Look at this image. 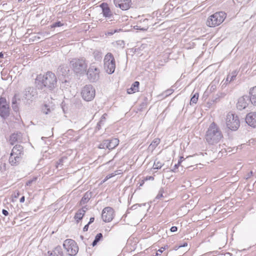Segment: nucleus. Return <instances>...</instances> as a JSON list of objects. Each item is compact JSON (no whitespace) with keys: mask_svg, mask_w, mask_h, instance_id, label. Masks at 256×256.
Listing matches in <instances>:
<instances>
[{"mask_svg":"<svg viewBox=\"0 0 256 256\" xmlns=\"http://www.w3.org/2000/svg\"><path fill=\"white\" fill-rule=\"evenodd\" d=\"M223 138L222 133L219 127L214 122H212L205 135L206 142L209 144L214 145L218 143Z\"/></svg>","mask_w":256,"mask_h":256,"instance_id":"f257e3e1","label":"nucleus"},{"mask_svg":"<svg viewBox=\"0 0 256 256\" xmlns=\"http://www.w3.org/2000/svg\"><path fill=\"white\" fill-rule=\"evenodd\" d=\"M24 155L23 146L16 144L14 146L9 158V162L12 166L17 165L22 160Z\"/></svg>","mask_w":256,"mask_h":256,"instance_id":"f03ea898","label":"nucleus"},{"mask_svg":"<svg viewBox=\"0 0 256 256\" xmlns=\"http://www.w3.org/2000/svg\"><path fill=\"white\" fill-rule=\"evenodd\" d=\"M226 18V14L224 12H216L208 18L206 25L210 27H215L221 24Z\"/></svg>","mask_w":256,"mask_h":256,"instance_id":"7ed1b4c3","label":"nucleus"},{"mask_svg":"<svg viewBox=\"0 0 256 256\" xmlns=\"http://www.w3.org/2000/svg\"><path fill=\"white\" fill-rule=\"evenodd\" d=\"M41 82L44 87L52 90L56 86L57 78L54 73L48 72L43 76Z\"/></svg>","mask_w":256,"mask_h":256,"instance_id":"20e7f679","label":"nucleus"},{"mask_svg":"<svg viewBox=\"0 0 256 256\" xmlns=\"http://www.w3.org/2000/svg\"><path fill=\"white\" fill-rule=\"evenodd\" d=\"M70 65L74 71L78 74L85 72L87 68V64L83 58H73L70 62Z\"/></svg>","mask_w":256,"mask_h":256,"instance_id":"39448f33","label":"nucleus"},{"mask_svg":"<svg viewBox=\"0 0 256 256\" xmlns=\"http://www.w3.org/2000/svg\"><path fill=\"white\" fill-rule=\"evenodd\" d=\"M104 68L107 73L112 74L114 72L116 68V61L112 54L108 52L104 56Z\"/></svg>","mask_w":256,"mask_h":256,"instance_id":"423d86ee","label":"nucleus"},{"mask_svg":"<svg viewBox=\"0 0 256 256\" xmlns=\"http://www.w3.org/2000/svg\"><path fill=\"white\" fill-rule=\"evenodd\" d=\"M80 94L84 100L90 102L94 98L96 90L92 85L86 84L82 88Z\"/></svg>","mask_w":256,"mask_h":256,"instance_id":"0eeeda50","label":"nucleus"},{"mask_svg":"<svg viewBox=\"0 0 256 256\" xmlns=\"http://www.w3.org/2000/svg\"><path fill=\"white\" fill-rule=\"evenodd\" d=\"M226 124L228 128L236 130L240 126V120L237 115L228 113L226 116Z\"/></svg>","mask_w":256,"mask_h":256,"instance_id":"6e6552de","label":"nucleus"},{"mask_svg":"<svg viewBox=\"0 0 256 256\" xmlns=\"http://www.w3.org/2000/svg\"><path fill=\"white\" fill-rule=\"evenodd\" d=\"M64 248L66 250L68 254L72 256L76 254L78 250V247L74 240L71 239H67L64 241Z\"/></svg>","mask_w":256,"mask_h":256,"instance_id":"1a4fd4ad","label":"nucleus"},{"mask_svg":"<svg viewBox=\"0 0 256 256\" xmlns=\"http://www.w3.org/2000/svg\"><path fill=\"white\" fill-rule=\"evenodd\" d=\"M10 114L9 106L4 98H0V116L4 118L8 117Z\"/></svg>","mask_w":256,"mask_h":256,"instance_id":"9d476101","label":"nucleus"},{"mask_svg":"<svg viewBox=\"0 0 256 256\" xmlns=\"http://www.w3.org/2000/svg\"><path fill=\"white\" fill-rule=\"evenodd\" d=\"M100 70L94 66H91L87 72L88 78L92 82H94L99 78Z\"/></svg>","mask_w":256,"mask_h":256,"instance_id":"9b49d317","label":"nucleus"},{"mask_svg":"<svg viewBox=\"0 0 256 256\" xmlns=\"http://www.w3.org/2000/svg\"><path fill=\"white\" fill-rule=\"evenodd\" d=\"M114 218V210L110 207H106L104 208L102 214V220L106 222H110Z\"/></svg>","mask_w":256,"mask_h":256,"instance_id":"f8f14e48","label":"nucleus"},{"mask_svg":"<svg viewBox=\"0 0 256 256\" xmlns=\"http://www.w3.org/2000/svg\"><path fill=\"white\" fill-rule=\"evenodd\" d=\"M37 96V92L36 88L28 87L24 92V98L27 100H33Z\"/></svg>","mask_w":256,"mask_h":256,"instance_id":"ddd939ff","label":"nucleus"},{"mask_svg":"<svg viewBox=\"0 0 256 256\" xmlns=\"http://www.w3.org/2000/svg\"><path fill=\"white\" fill-rule=\"evenodd\" d=\"M115 6L122 10H128L132 6V0H114Z\"/></svg>","mask_w":256,"mask_h":256,"instance_id":"4468645a","label":"nucleus"},{"mask_svg":"<svg viewBox=\"0 0 256 256\" xmlns=\"http://www.w3.org/2000/svg\"><path fill=\"white\" fill-rule=\"evenodd\" d=\"M250 102V96H243L240 97L236 103V108L238 110H241L246 108Z\"/></svg>","mask_w":256,"mask_h":256,"instance_id":"2eb2a0df","label":"nucleus"},{"mask_svg":"<svg viewBox=\"0 0 256 256\" xmlns=\"http://www.w3.org/2000/svg\"><path fill=\"white\" fill-rule=\"evenodd\" d=\"M246 122L250 126L256 128V112L248 114L246 118Z\"/></svg>","mask_w":256,"mask_h":256,"instance_id":"dca6fc26","label":"nucleus"},{"mask_svg":"<svg viewBox=\"0 0 256 256\" xmlns=\"http://www.w3.org/2000/svg\"><path fill=\"white\" fill-rule=\"evenodd\" d=\"M100 7L102 8V13L104 17L108 18H111L112 17V14L107 4H102Z\"/></svg>","mask_w":256,"mask_h":256,"instance_id":"f3484780","label":"nucleus"},{"mask_svg":"<svg viewBox=\"0 0 256 256\" xmlns=\"http://www.w3.org/2000/svg\"><path fill=\"white\" fill-rule=\"evenodd\" d=\"M108 148L110 150L114 148L117 146L119 144V140L116 138H112L110 140H107Z\"/></svg>","mask_w":256,"mask_h":256,"instance_id":"a211bd4d","label":"nucleus"},{"mask_svg":"<svg viewBox=\"0 0 256 256\" xmlns=\"http://www.w3.org/2000/svg\"><path fill=\"white\" fill-rule=\"evenodd\" d=\"M250 100L252 104L256 106V86L250 88Z\"/></svg>","mask_w":256,"mask_h":256,"instance_id":"6ab92c4d","label":"nucleus"},{"mask_svg":"<svg viewBox=\"0 0 256 256\" xmlns=\"http://www.w3.org/2000/svg\"><path fill=\"white\" fill-rule=\"evenodd\" d=\"M92 194L91 192H86L80 201V204L83 205L86 204L90 200V198H92Z\"/></svg>","mask_w":256,"mask_h":256,"instance_id":"aec40b11","label":"nucleus"},{"mask_svg":"<svg viewBox=\"0 0 256 256\" xmlns=\"http://www.w3.org/2000/svg\"><path fill=\"white\" fill-rule=\"evenodd\" d=\"M139 85L140 82H138L136 81L134 82V83L132 85L131 88L128 90V93L132 94L136 92H138Z\"/></svg>","mask_w":256,"mask_h":256,"instance_id":"412c9836","label":"nucleus"},{"mask_svg":"<svg viewBox=\"0 0 256 256\" xmlns=\"http://www.w3.org/2000/svg\"><path fill=\"white\" fill-rule=\"evenodd\" d=\"M21 136L22 135L20 133L12 134L10 136V144L13 145L15 142L18 141L20 139Z\"/></svg>","mask_w":256,"mask_h":256,"instance_id":"4be33fe9","label":"nucleus"},{"mask_svg":"<svg viewBox=\"0 0 256 256\" xmlns=\"http://www.w3.org/2000/svg\"><path fill=\"white\" fill-rule=\"evenodd\" d=\"M84 215V210H79L75 214L74 219L76 220L77 222L81 220Z\"/></svg>","mask_w":256,"mask_h":256,"instance_id":"5701e85b","label":"nucleus"},{"mask_svg":"<svg viewBox=\"0 0 256 256\" xmlns=\"http://www.w3.org/2000/svg\"><path fill=\"white\" fill-rule=\"evenodd\" d=\"M236 75H237V73L236 72H233L231 74H229L227 76V78L226 80V82H230L232 81L235 80Z\"/></svg>","mask_w":256,"mask_h":256,"instance_id":"b1692460","label":"nucleus"},{"mask_svg":"<svg viewBox=\"0 0 256 256\" xmlns=\"http://www.w3.org/2000/svg\"><path fill=\"white\" fill-rule=\"evenodd\" d=\"M94 56L96 60L100 61L102 58V53L98 50H96L93 53Z\"/></svg>","mask_w":256,"mask_h":256,"instance_id":"393cba45","label":"nucleus"},{"mask_svg":"<svg viewBox=\"0 0 256 256\" xmlns=\"http://www.w3.org/2000/svg\"><path fill=\"white\" fill-rule=\"evenodd\" d=\"M198 98V94L196 92L192 97L190 99V104H196Z\"/></svg>","mask_w":256,"mask_h":256,"instance_id":"a878e982","label":"nucleus"},{"mask_svg":"<svg viewBox=\"0 0 256 256\" xmlns=\"http://www.w3.org/2000/svg\"><path fill=\"white\" fill-rule=\"evenodd\" d=\"M54 254H57V256H62L63 253L62 250L60 246H58L56 247L53 251Z\"/></svg>","mask_w":256,"mask_h":256,"instance_id":"bb28decb","label":"nucleus"},{"mask_svg":"<svg viewBox=\"0 0 256 256\" xmlns=\"http://www.w3.org/2000/svg\"><path fill=\"white\" fill-rule=\"evenodd\" d=\"M163 166V164L160 162V160H156L154 161L153 168L154 169H160L162 168V166Z\"/></svg>","mask_w":256,"mask_h":256,"instance_id":"cd10ccee","label":"nucleus"},{"mask_svg":"<svg viewBox=\"0 0 256 256\" xmlns=\"http://www.w3.org/2000/svg\"><path fill=\"white\" fill-rule=\"evenodd\" d=\"M108 142L107 140H103L99 145H98V148H108Z\"/></svg>","mask_w":256,"mask_h":256,"instance_id":"c85d7f7f","label":"nucleus"},{"mask_svg":"<svg viewBox=\"0 0 256 256\" xmlns=\"http://www.w3.org/2000/svg\"><path fill=\"white\" fill-rule=\"evenodd\" d=\"M160 142V139L155 138L150 144V146L156 148Z\"/></svg>","mask_w":256,"mask_h":256,"instance_id":"c756f323","label":"nucleus"},{"mask_svg":"<svg viewBox=\"0 0 256 256\" xmlns=\"http://www.w3.org/2000/svg\"><path fill=\"white\" fill-rule=\"evenodd\" d=\"M67 158L66 157H62L56 162V168H58L60 166L63 165V162Z\"/></svg>","mask_w":256,"mask_h":256,"instance_id":"7c9ffc66","label":"nucleus"},{"mask_svg":"<svg viewBox=\"0 0 256 256\" xmlns=\"http://www.w3.org/2000/svg\"><path fill=\"white\" fill-rule=\"evenodd\" d=\"M37 180V177H34L32 179L28 180L26 182V186H31L34 182H35Z\"/></svg>","mask_w":256,"mask_h":256,"instance_id":"2f4dec72","label":"nucleus"},{"mask_svg":"<svg viewBox=\"0 0 256 256\" xmlns=\"http://www.w3.org/2000/svg\"><path fill=\"white\" fill-rule=\"evenodd\" d=\"M63 26V24L61 23L60 22H54L52 26L51 27L52 28H54L56 27H60Z\"/></svg>","mask_w":256,"mask_h":256,"instance_id":"473e14b6","label":"nucleus"},{"mask_svg":"<svg viewBox=\"0 0 256 256\" xmlns=\"http://www.w3.org/2000/svg\"><path fill=\"white\" fill-rule=\"evenodd\" d=\"M173 92V90L172 89H169L166 90L164 92V95L166 96H168L170 95Z\"/></svg>","mask_w":256,"mask_h":256,"instance_id":"72a5a7b5","label":"nucleus"},{"mask_svg":"<svg viewBox=\"0 0 256 256\" xmlns=\"http://www.w3.org/2000/svg\"><path fill=\"white\" fill-rule=\"evenodd\" d=\"M163 192H164L163 188H160V190H159L158 194L156 197V198L159 199L160 198L162 197Z\"/></svg>","mask_w":256,"mask_h":256,"instance_id":"f704fd0d","label":"nucleus"},{"mask_svg":"<svg viewBox=\"0 0 256 256\" xmlns=\"http://www.w3.org/2000/svg\"><path fill=\"white\" fill-rule=\"evenodd\" d=\"M102 238V234L99 233L96 235L94 239L98 242Z\"/></svg>","mask_w":256,"mask_h":256,"instance_id":"c9c22d12","label":"nucleus"},{"mask_svg":"<svg viewBox=\"0 0 256 256\" xmlns=\"http://www.w3.org/2000/svg\"><path fill=\"white\" fill-rule=\"evenodd\" d=\"M106 116H107L106 114H104L101 117L100 120V123H104V122Z\"/></svg>","mask_w":256,"mask_h":256,"instance_id":"e433bc0d","label":"nucleus"},{"mask_svg":"<svg viewBox=\"0 0 256 256\" xmlns=\"http://www.w3.org/2000/svg\"><path fill=\"white\" fill-rule=\"evenodd\" d=\"M12 108H13L15 112H17L18 110V106L17 104H12Z\"/></svg>","mask_w":256,"mask_h":256,"instance_id":"4c0bfd02","label":"nucleus"},{"mask_svg":"<svg viewBox=\"0 0 256 256\" xmlns=\"http://www.w3.org/2000/svg\"><path fill=\"white\" fill-rule=\"evenodd\" d=\"M16 95H14V96L12 98V104H17V102H16Z\"/></svg>","mask_w":256,"mask_h":256,"instance_id":"58836bf2","label":"nucleus"},{"mask_svg":"<svg viewBox=\"0 0 256 256\" xmlns=\"http://www.w3.org/2000/svg\"><path fill=\"white\" fill-rule=\"evenodd\" d=\"M164 250V248H161L158 250L156 252V255L160 254L163 252Z\"/></svg>","mask_w":256,"mask_h":256,"instance_id":"ea45409f","label":"nucleus"},{"mask_svg":"<svg viewBox=\"0 0 256 256\" xmlns=\"http://www.w3.org/2000/svg\"><path fill=\"white\" fill-rule=\"evenodd\" d=\"M170 230L172 232H175L177 231L178 228L176 226H173L170 228Z\"/></svg>","mask_w":256,"mask_h":256,"instance_id":"a19ab883","label":"nucleus"},{"mask_svg":"<svg viewBox=\"0 0 256 256\" xmlns=\"http://www.w3.org/2000/svg\"><path fill=\"white\" fill-rule=\"evenodd\" d=\"M216 86L214 84H212L210 85V90H211V91L214 90H216Z\"/></svg>","mask_w":256,"mask_h":256,"instance_id":"79ce46f5","label":"nucleus"},{"mask_svg":"<svg viewBox=\"0 0 256 256\" xmlns=\"http://www.w3.org/2000/svg\"><path fill=\"white\" fill-rule=\"evenodd\" d=\"M104 124V123H100V122L98 123V124H97V126H96V128H97L98 130H99L100 128H101V126H102V124Z\"/></svg>","mask_w":256,"mask_h":256,"instance_id":"37998d69","label":"nucleus"},{"mask_svg":"<svg viewBox=\"0 0 256 256\" xmlns=\"http://www.w3.org/2000/svg\"><path fill=\"white\" fill-rule=\"evenodd\" d=\"M2 214L5 216H7L8 214V212L6 210H2Z\"/></svg>","mask_w":256,"mask_h":256,"instance_id":"c03bdc74","label":"nucleus"},{"mask_svg":"<svg viewBox=\"0 0 256 256\" xmlns=\"http://www.w3.org/2000/svg\"><path fill=\"white\" fill-rule=\"evenodd\" d=\"M89 224H86V225L84 226V228H83V230H84V232H86V231H87V230H88Z\"/></svg>","mask_w":256,"mask_h":256,"instance_id":"a18cd8bd","label":"nucleus"},{"mask_svg":"<svg viewBox=\"0 0 256 256\" xmlns=\"http://www.w3.org/2000/svg\"><path fill=\"white\" fill-rule=\"evenodd\" d=\"M98 242L94 239L92 243V246H95L96 245Z\"/></svg>","mask_w":256,"mask_h":256,"instance_id":"49530a36","label":"nucleus"},{"mask_svg":"<svg viewBox=\"0 0 256 256\" xmlns=\"http://www.w3.org/2000/svg\"><path fill=\"white\" fill-rule=\"evenodd\" d=\"M180 163V161L178 160V163L177 164H175V165L174 166V170H175L178 168V166Z\"/></svg>","mask_w":256,"mask_h":256,"instance_id":"de8ad7c7","label":"nucleus"},{"mask_svg":"<svg viewBox=\"0 0 256 256\" xmlns=\"http://www.w3.org/2000/svg\"><path fill=\"white\" fill-rule=\"evenodd\" d=\"M94 220V217H92L90 218V222H88V224H90L91 223L93 222Z\"/></svg>","mask_w":256,"mask_h":256,"instance_id":"09e8293b","label":"nucleus"},{"mask_svg":"<svg viewBox=\"0 0 256 256\" xmlns=\"http://www.w3.org/2000/svg\"><path fill=\"white\" fill-rule=\"evenodd\" d=\"M24 200H25V198H24V196H22L20 200V202H24Z\"/></svg>","mask_w":256,"mask_h":256,"instance_id":"8fccbe9b","label":"nucleus"},{"mask_svg":"<svg viewBox=\"0 0 256 256\" xmlns=\"http://www.w3.org/2000/svg\"><path fill=\"white\" fill-rule=\"evenodd\" d=\"M80 210H84V214L86 213V211L88 210L86 206H83Z\"/></svg>","mask_w":256,"mask_h":256,"instance_id":"3c124183","label":"nucleus"},{"mask_svg":"<svg viewBox=\"0 0 256 256\" xmlns=\"http://www.w3.org/2000/svg\"><path fill=\"white\" fill-rule=\"evenodd\" d=\"M154 179V177H152V176H149V177H146V180H153Z\"/></svg>","mask_w":256,"mask_h":256,"instance_id":"603ef678","label":"nucleus"},{"mask_svg":"<svg viewBox=\"0 0 256 256\" xmlns=\"http://www.w3.org/2000/svg\"><path fill=\"white\" fill-rule=\"evenodd\" d=\"M253 174V172L252 171H251L248 174V178L250 177V176H252Z\"/></svg>","mask_w":256,"mask_h":256,"instance_id":"864d4df0","label":"nucleus"},{"mask_svg":"<svg viewBox=\"0 0 256 256\" xmlns=\"http://www.w3.org/2000/svg\"><path fill=\"white\" fill-rule=\"evenodd\" d=\"M134 28L136 30H142L141 28H140L138 26H134Z\"/></svg>","mask_w":256,"mask_h":256,"instance_id":"5fc2aeb1","label":"nucleus"},{"mask_svg":"<svg viewBox=\"0 0 256 256\" xmlns=\"http://www.w3.org/2000/svg\"><path fill=\"white\" fill-rule=\"evenodd\" d=\"M4 58V54L2 52H0V58Z\"/></svg>","mask_w":256,"mask_h":256,"instance_id":"6e6d98bb","label":"nucleus"},{"mask_svg":"<svg viewBox=\"0 0 256 256\" xmlns=\"http://www.w3.org/2000/svg\"><path fill=\"white\" fill-rule=\"evenodd\" d=\"M48 112H50V110L49 109H47V111L46 112H44L46 114H48Z\"/></svg>","mask_w":256,"mask_h":256,"instance_id":"4d7b16f0","label":"nucleus"},{"mask_svg":"<svg viewBox=\"0 0 256 256\" xmlns=\"http://www.w3.org/2000/svg\"><path fill=\"white\" fill-rule=\"evenodd\" d=\"M187 246V244H186V243L184 244L182 246V247H184V246Z\"/></svg>","mask_w":256,"mask_h":256,"instance_id":"13d9d810","label":"nucleus"},{"mask_svg":"<svg viewBox=\"0 0 256 256\" xmlns=\"http://www.w3.org/2000/svg\"><path fill=\"white\" fill-rule=\"evenodd\" d=\"M182 158H183V157H180V162H182Z\"/></svg>","mask_w":256,"mask_h":256,"instance_id":"bf43d9fd","label":"nucleus"},{"mask_svg":"<svg viewBox=\"0 0 256 256\" xmlns=\"http://www.w3.org/2000/svg\"><path fill=\"white\" fill-rule=\"evenodd\" d=\"M22 0H18V2H21Z\"/></svg>","mask_w":256,"mask_h":256,"instance_id":"052dcab7","label":"nucleus"}]
</instances>
